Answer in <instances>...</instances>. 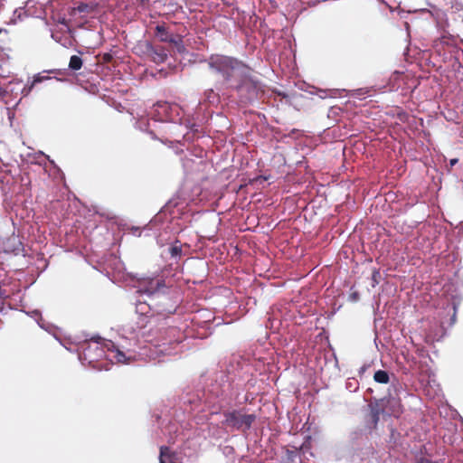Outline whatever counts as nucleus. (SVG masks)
Wrapping results in <instances>:
<instances>
[{
  "mask_svg": "<svg viewBox=\"0 0 463 463\" xmlns=\"http://www.w3.org/2000/svg\"><path fill=\"white\" fill-rule=\"evenodd\" d=\"M239 417L241 420V424H245V426H247V427H249L254 420L253 415H241L240 414Z\"/></svg>",
  "mask_w": 463,
  "mask_h": 463,
  "instance_id": "nucleus-6",
  "label": "nucleus"
},
{
  "mask_svg": "<svg viewBox=\"0 0 463 463\" xmlns=\"http://www.w3.org/2000/svg\"><path fill=\"white\" fill-rule=\"evenodd\" d=\"M456 162H457V159H452V160L450 161V164H451V165H454V164H456Z\"/></svg>",
  "mask_w": 463,
  "mask_h": 463,
  "instance_id": "nucleus-8",
  "label": "nucleus"
},
{
  "mask_svg": "<svg viewBox=\"0 0 463 463\" xmlns=\"http://www.w3.org/2000/svg\"><path fill=\"white\" fill-rule=\"evenodd\" d=\"M420 463H436V462H433V461H431V460H430L428 458H423V459L420 460Z\"/></svg>",
  "mask_w": 463,
  "mask_h": 463,
  "instance_id": "nucleus-7",
  "label": "nucleus"
},
{
  "mask_svg": "<svg viewBox=\"0 0 463 463\" xmlns=\"http://www.w3.org/2000/svg\"><path fill=\"white\" fill-rule=\"evenodd\" d=\"M82 65L81 59L79 56L73 55L70 60V68L72 70H79Z\"/></svg>",
  "mask_w": 463,
  "mask_h": 463,
  "instance_id": "nucleus-4",
  "label": "nucleus"
},
{
  "mask_svg": "<svg viewBox=\"0 0 463 463\" xmlns=\"http://www.w3.org/2000/svg\"><path fill=\"white\" fill-rule=\"evenodd\" d=\"M176 456L169 451L167 448H161L159 460L160 463H175Z\"/></svg>",
  "mask_w": 463,
  "mask_h": 463,
  "instance_id": "nucleus-2",
  "label": "nucleus"
},
{
  "mask_svg": "<svg viewBox=\"0 0 463 463\" xmlns=\"http://www.w3.org/2000/svg\"><path fill=\"white\" fill-rule=\"evenodd\" d=\"M374 380L380 383H387L389 382V375L385 371L379 370L374 373Z\"/></svg>",
  "mask_w": 463,
  "mask_h": 463,
  "instance_id": "nucleus-3",
  "label": "nucleus"
},
{
  "mask_svg": "<svg viewBox=\"0 0 463 463\" xmlns=\"http://www.w3.org/2000/svg\"><path fill=\"white\" fill-rule=\"evenodd\" d=\"M235 63L236 62L234 61L227 57L219 58L216 60V61H214L217 70L223 71L225 73L227 72L226 68L231 67L232 69H233Z\"/></svg>",
  "mask_w": 463,
  "mask_h": 463,
  "instance_id": "nucleus-1",
  "label": "nucleus"
},
{
  "mask_svg": "<svg viewBox=\"0 0 463 463\" xmlns=\"http://www.w3.org/2000/svg\"><path fill=\"white\" fill-rule=\"evenodd\" d=\"M111 359H115L118 363H126L127 362L125 354L118 350H116L111 353Z\"/></svg>",
  "mask_w": 463,
  "mask_h": 463,
  "instance_id": "nucleus-5",
  "label": "nucleus"
}]
</instances>
